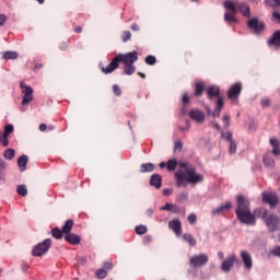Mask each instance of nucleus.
<instances>
[{
    "label": "nucleus",
    "instance_id": "obj_34",
    "mask_svg": "<svg viewBox=\"0 0 280 280\" xmlns=\"http://www.w3.org/2000/svg\"><path fill=\"white\" fill-rule=\"evenodd\" d=\"M265 5L269 8H280V0H265Z\"/></svg>",
    "mask_w": 280,
    "mask_h": 280
},
{
    "label": "nucleus",
    "instance_id": "obj_12",
    "mask_svg": "<svg viewBox=\"0 0 280 280\" xmlns=\"http://www.w3.org/2000/svg\"><path fill=\"white\" fill-rule=\"evenodd\" d=\"M222 108H224V98L223 97H220L218 101H217V106L213 110V113L211 112V107L209 106H206V110L208 113V115H212V117H220V113H222Z\"/></svg>",
    "mask_w": 280,
    "mask_h": 280
},
{
    "label": "nucleus",
    "instance_id": "obj_18",
    "mask_svg": "<svg viewBox=\"0 0 280 280\" xmlns=\"http://www.w3.org/2000/svg\"><path fill=\"white\" fill-rule=\"evenodd\" d=\"M163 185V177L159 174L151 175L150 178V186L155 187V189H161V186Z\"/></svg>",
    "mask_w": 280,
    "mask_h": 280
},
{
    "label": "nucleus",
    "instance_id": "obj_46",
    "mask_svg": "<svg viewBox=\"0 0 280 280\" xmlns=\"http://www.w3.org/2000/svg\"><path fill=\"white\" fill-rule=\"evenodd\" d=\"M260 104H261L262 108H268V106H270V98L262 97L260 101Z\"/></svg>",
    "mask_w": 280,
    "mask_h": 280
},
{
    "label": "nucleus",
    "instance_id": "obj_13",
    "mask_svg": "<svg viewBox=\"0 0 280 280\" xmlns=\"http://www.w3.org/2000/svg\"><path fill=\"white\" fill-rule=\"evenodd\" d=\"M241 259L244 264L245 270H253V256L248 250L241 252Z\"/></svg>",
    "mask_w": 280,
    "mask_h": 280
},
{
    "label": "nucleus",
    "instance_id": "obj_14",
    "mask_svg": "<svg viewBox=\"0 0 280 280\" xmlns=\"http://www.w3.org/2000/svg\"><path fill=\"white\" fill-rule=\"evenodd\" d=\"M116 69H119V58L116 56L107 67H102V73L108 74L113 73Z\"/></svg>",
    "mask_w": 280,
    "mask_h": 280
},
{
    "label": "nucleus",
    "instance_id": "obj_32",
    "mask_svg": "<svg viewBox=\"0 0 280 280\" xmlns=\"http://www.w3.org/2000/svg\"><path fill=\"white\" fill-rule=\"evenodd\" d=\"M166 170L168 172H174L176 170V159L168 160L166 163Z\"/></svg>",
    "mask_w": 280,
    "mask_h": 280
},
{
    "label": "nucleus",
    "instance_id": "obj_27",
    "mask_svg": "<svg viewBox=\"0 0 280 280\" xmlns=\"http://www.w3.org/2000/svg\"><path fill=\"white\" fill-rule=\"evenodd\" d=\"M264 165L265 167L272 168L275 167V160L270 158V155L266 154L264 155Z\"/></svg>",
    "mask_w": 280,
    "mask_h": 280
},
{
    "label": "nucleus",
    "instance_id": "obj_5",
    "mask_svg": "<svg viewBox=\"0 0 280 280\" xmlns=\"http://www.w3.org/2000/svg\"><path fill=\"white\" fill-rule=\"evenodd\" d=\"M51 248V238H46L42 243L35 245L32 249L33 257H43V255H47L49 249Z\"/></svg>",
    "mask_w": 280,
    "mask_h": 280
},
{
    "label": "nucleus",
    "instance_id": "obj_8",
    "mask_svg": "<svg viewBox=\"0 0 280 280\" xmlns=\"http://www.w3.org/2000/svg\"><path fill=\"white\" fill-rule=\"evenodd\" d=\"M209 261V256L207 254L195 255L190 258L189 264L192 268H202V266H207Z\"/></svg>",
    "mask_w": 280,
    "mask_h": 280
},
{
    "label": "nucleus",
    "instance_id": "obj_55",
    "mask_svg": "<svg viewBox=\"0 0 280 280\" xmlns=\"http://www.w3.org/2000/svg\"><path fill=\"white\" fill-rule=\"evenodd\" d=\"M272 255L276 257H280V246H277L272 249Z\"/></svg>",
    "mask_w": 280,
    "mask_h": 280
},
{
    "label": "nucleus",
    "instance_id": "obj_37",
    "mask_svg": "<svg viewBox=\"0 0 280 280\" xmlns=\"http://www.w3.org/2000/svg\"><path fill=\"white\" fill-rule=\"evenodd\" d=\"M0 143H2L3 148H8L10 145V141H8V136L5 133H0Z\"/></svg>",
    "mask_w": 280,
    "mask_h": 280
},
{
    "label": "nucleus",
    "instance_id": "obj_64",
    "mask_svg": "<svg viewBox=\"0 0 280 280\" xmlns=\"http://www.w3.org/2000/svg\"><path fill=\"white\" fill-rule=\"evenodd\" d=\"M179 200L183 201V200H187V194L184 192L179 196Z\"/></svg>",
    "mask_w": 280,
    "mask_h": 280
},
{
    "label": "nucleus",
    "instance_id": "obj_38",
    "mask_svg": "<svg viewBox=\"0 0 280 280\" xmlns=\"http://www.w3.org/2000/svg\"><path fill=\"white\" fill-rule=\"evenodd\" d=\"M12 132H14V126H12V125L4 126V130H3L2 135L10 137V135H12Z\"/></svg>",
    "mask_w": 280,
    "mask_h": 280
},
{
    "label": "nucleus",
    "instance_id": "obj_20",
    "mask_svg": "<svg viewBox=\"0 0 280 280\" xmlns=\"http://www.w3.org/2000/svg\"><path fill=\"white\" fill-rule=\"evenodd\" d=\"M267 43L269 47H280V31H276Z\"/></svg>",
    "mask_w": 280,
    "mask_h": 280
},
{
    "label": "nucleus",
    "instance_id": "obj_9",
    "mask_svg": "<svg viewBox=\"0 0 280 280\" xmlns=\"http://www.w3.org/2000/svg\"><path fill=\"white\" fill-rule=\"evenodd\" d=\"M247 27H249V30H253L255 34H261V32H264V30L266 28V23L259 22V19L257 18H252L247 22Z\"/></svg>",
    "mask_w": 280,
    "mask_h": 280
},
{
    "label": "nucleus",
    "instance_id": "obj_26",
    "mask_svg": "<svg viewBox=\"0 0 280 280\" xmlns=\"http://www.w3.org/2000/svg\"><path fill=\"white\" fill-rule=\"evenodd\" d=\"M19 58V52L16 51H5L3 52L4 60H16Z\"/></svg>",
    "mask_w": 280,
    "mask_h": 280
},
{
    "label": "nucleus",
    "instance_id": "obj_2",
    "mask_svg": "<svg viewBox=\"0 0 280 280\" xmlns=\"http://www.w3.org/2000/svg\"><path fill=\"white\" fill-rule=\"evenodd\" d=\"M179 166L184 172L176 173L177 187H187V185L196 186L205 180V176L196 172V167L191 166L189 162H182Z\"/></svg>",
    "mask_w": 280,
    "mask_h": 280
},
{
    "label": "nucleus",
    "instance_id": "obj_53",
    "mask_svg": "<svg viewBox=\"0 0 280 280\" xmlns=\"http://www.w3.org/2000/svg\"><path fill=\"white\" fill-rule=\"evenodd\" d=\"M189 95L187 94V93H185L184 95H183V97H182V102H183V104L184 105H187V104H189Z\"/></svg>",
    "mask_w": 280,
    "mask_h": 280
},
{
    "label": "nucleus",
    "instance_id": "obj_39",
    "mask_svg": "<svg viewBox=\"0 0 280 280\" xmlns=\"http://www.w3.org/2000/svg\"><path fill=\"white\" fill-rule=\"evenodd\" d=\"M221 137L225 139V141H229L230 143L231 141H233V133L231 131H226V132L222 131Z\"/></svg>",
    "mask_w": 280,
    "mask_h": 280
},
{
    "label": "nucleus",
    "instance_id": "obj_16",
    "mask_svg": "<svg viewBox=\"0 0 280 280\" xmlns=\"http://www.w3.org/2000/svg\"><path fill=\"white\" fill-rule=\"evenodd\" d=\"M189 117L197 124H202L205 121V114L200 109H191L189 112Z\"/></svg>",
    "mask_w": 280,
    "mask_h": 280
},
{
    "label": "nucleus",
    "instance_id": "obj_51",
    "mask_svg": "<svg viewBox=\"0 0 280 280\" xmlns=\"http://www.w3.org/2000/svg\"><path fill=\"white\" fill-rule=\"evenodd\" d=\"M5 21H8V16H5V14H0V27L5 25Z\"/></svg>",
    "mask_w": 280,
    "mask_h": 280
},
{
    "label": "nucleus",
    "instance_id": "obj_63",
    "mask_svg": "<svg viewBox=\"0 0 280 280\" xmlns=\"http://www.w3.org/2000/svg\"><path fill=\"white\" fill-rule=\"evenodd\" d=\"M59 48L61 49V51H65L67 49V44L66 43H61L59 45Z\"/></svg>",
    "mask_w": 280,
    "mask_h": 280
},
{
    "label": "nucleus",
    "instance_id": "obj_49",
    "mask_svg": "<svg viewBox=\"0 0 280 280\" xmlns=\"http://www.w3.org/2000/svg\"><path fill=\"white\" fill-rule=\"evenodd\" d=\"M198 217L195 213H191L188 215V222L189 224H194L195 222H197Z\"/></svg>",
    "mask_w": 280,
    "mask_h": 280
},
{
    "label": "nucleus",
    "instance_id": "obj_40",
    "mask_svg": "<svg viewBox=\"0 0 280 280\" xmlns=\"http://www.w3.org/2000/svg\"><path fill=\"white\" fill-rule=\"evenodd\" d=\"M144 61L147 65H150V66L156 65V57L149 55L145 57Z\"/></svg>",
    "mask_w": 280,
    "mask_h": 280
},
{
    "label": "nucleus",
    "instance_id": "obj_47",
    "mask_svg": "<svg viewBox=\"0 0 280 280\" xmlns=\"http://www.w3.org/2000/svg\"><path fill=\"white\" fill-rule=\"evenodd\" d=\"M168 229H171L173 233H176V219L168 222Z\"/></svg>",
    "mask_w": 280,
    "mask_h": 280
},
{
    "label": "nucleus",
    "instance_id": "obj_15",
    "mask_svg": "<svg viewBox=\"0 0 280 280\" xmlns=\"http://www.w3.org/2000/svg\"><path fill=\"white\" fill-rule=\"evenodd\" d=\"M229 209H233V203L231 201H226L225 205H221L215 209H212V215L215 218V215H222L224 211H229Z\"/></svg>",
    "mask_w": 280,
    "mask_h": 280
},
{
    "label": "nucleus",
    "instance_id": "obj_21",
    "mask_svg": "<svg viewBox=\"0 0 280 280\" xmlns=\"http://www.w3.org/2000/svg\"><path fill=\"white\" fill-rule=\"evenodd\" d=\"M270 145L272 148L271 154H273V156H279V154H280V142H279V139L271 138L270 139Z\"/></svg>",
    "mask_w": 280,
    "mask_h": 280
},
{
    "label": "nucleus",
    "instance_id": "obj_29",
    "mask_svg": "<svg viewBox=\"0 0 280 280\" xmlns=\"http://www.w3.org/2000/svg\"><path fill=\"white\" fill-rule=\"evenodd\" d=\"M62 230L58 229V228H55L51 230V235L55 240H62Z\"/></svg>",
    "mask_w": 280,
    "mask_h": 280
},
{
    "label": "nucleus",
    "instance_id": "obj_11",
    "mask_svg": "<svg viewBox=\"0 0 280 280\" xmlns=\"http://www.w3.org/2000/svg\"><path fill=\"white\" fill-rule=\"evenodd\" d=\"M235 261H237V256L235 254L230 255L222 264L221 270L223 272H231V268L235 266Z\"/></svg>",
    "mask_w": 280,
    "mask_h": 280
},
{
    "label": "nucleus",
    "instance_id": "obj_23",
    "mask_svg": "<svg viewBox=\"0 0 280 280\" xmlns=\"http://www.w3.org/2000/svg\"><path fill=\"white\" fill-rule=\"evenodd\" d=\"M27 161H30L27 155H21L18 159V166L21 168V172H25V167H27Z\"/></svg>",
    "mask_w": 280,
    "mask_h": 280
},
{
    "label": "nucleus",
    "instance_id": "obj_7",
    "mask_svg": "<svg viewBox=\"0 0 280 280\" xmlns=\"http://www.w3.org/2000/svg\"><path fill=\"white\" fill-rule=\"evenodd\" d=\"M265 224L271 233H275V231H279L280 228V217L271 213L265 219Z\"/></svg>",
    "mask_w": 280,
    "mask_h": 280
},
{
    "label": "nucleus",
    "instance_id": "obj_58",
    "mask_svg": "<svg viewBox=\"0 0 280 280\" xmlns=\"http://www.w3.org/2000/svg\"><path fill=\"white\" fill-rule=\"evenodd\" d=\"M130 30H132V32H139L140 27L137 23H133L130 27Z\"/></svg>",
    "mask_w": 280,
    "mask_h": 280
},
{
    "label": "nucleus",
    "instance_id": "obj_30",
    "mask_svg": "<svg viewBox=\"0 0 280 280\" xmlns=\"http://www.w3.org/2000/svg\"><path fill=\"white\" fill-rule=\"evenodd\" d=\"M95 276L97 279H106V277L108 276V271H106V269L104 268H101L96 270Z\"/></svg>",
    "mask_w": 280,
    "mask_h": 280
},
{
    "label": "nucleus",
    "instance_id": "obj_22",
    "mask_svg": "<svg viewBox=\"0 0 280 280\" xmlns=\"http://www.w3.org/2000/svg\"><path fill=\"white\" fill-rule=\"evenodd\" d=\"M205 92V82L198 81L195 85V97H200Z\"/></svg>",
    "mask_w": 280,
    "mask_h": 280
},
{
    "label": "nucleus",
    "instance_id": "obj_10",
    "mask_svg": "<svg viewBox=\"0 0 280 280\" xmlns=\"http://www.w3.org/2000/svg\"><path fill=\"white\" fill-rule=\"evenodd\" d=\"M262 202H266V205L270 206L271 208H275L277 207V205H279V197H277V194L264 192Z\"/></svg>",
    "mask_w": 280,
    "mask_h": 280
},
{
    "label": "nucleus",
    "instance_id": "obj_56",
    "mask_svg": "<svg viewBox=\"0 0 280 280\" xmlns=\"http://www.w3.org/2000/svg\"><path fill=\"white\" fill-rule=\"evenodd\" d=\"M176 150L178 152H180L183 150V141L182 140L176 141Z\"/></svg>",
    "mask_w": 280,
    "mask_h": 280
},
{
    "label": "nucleus",
    "instance_id": "obj_57",
    "mask_svg": "<svg viewBox=\"0 0 280 280\" xmlns=\"http://www.w3.org/2000/svg\"><path fill=\"white\" fill-rule=\"evenodd\" d=\"M3 170H5V162L0 158V175L2 174Z\"/></svg>",
    "mask_w": 280,
    "mask_h": 280
},
{
    "label": "nucleus",
    "instance_id": "obj_59",
    "mask_svg": "<svg viewBox=\"0 0 280 280\" xmlns=\"http://www.w3.org/2000/svg\"><path fill=\"white\" fill-rule=\"evenodd\" d=\"M73 32H75V34H82V26H74Z\"/></svg>",
    "mask_w": 280,
    "mask_h": 280
},
{
    "label": "nucleus",
    "instance_id": "obj_17",
    "mask_svg": "<svg viewBox=\"0 0 280 280\" xmlns=\"http://www.w3.org/2000/svg\"><path fill=\"white\" fill-rule=\"evenodd\" d=\"M207 97L208 100H212L213 97H217L220 100V86L217 85H211L210 88L207 89Z\"/></svg>",
    "mask_w": 280,
    "mask_h": 280
},
{
    "label": "nucleus",
    "instance_id": "obj_45",
    "mask_svg": "<svg viewBox=\"0 0 280 280\" xmlns=\"http://www.w3.org/2000/svg\"><path fill=\"white\" fill-rule=\"evenodd\" d=\"M223 126H224V128H229L231 126V116L230 115H225L223 117Z\"/></svg>",
    "mask_w": 280,
    "mask_h": 280
},
{
    "label": "nucleus",
    "instance_id": "obj_41",
    "mask_svg": "<svg viewBox=\"0 0 280 280\" xmlns=\"http://www.w3.org/2000/svg\"><path fill=\"white\" fill-rule=\"evenodd\" d=\"M160 211H174V213H176V210L174 209V205L172 203H165L164 207L160 208Z\"/></svg>",
    "mask_w": 280,
    "mask_h": 280
},
{
    "label": "nucleus",
    "instance_id": "obj_60",
    "mask_svg": "<svg viewBox=\"0 0 280 280\" xmlns=\"http://www.w3.org/2000/svg\"><path fill=\"white\" fill-rule=\"evenodd\" d=\"M39 130H40V132H45V130H47V124H40Z\"/></svg>",
    "mask_w": 280,
    "mask_h": 280
},
{
    "label": "nucleus",
    "instance_id": "obj_1",
    "mask_svg": "<svg viewBox=\"0 0 280 280\" xmlns=\"http://www.w3.org/2000/svg\"><path fill=\"white\" fill-rule=\"evenodd\" d=\"M236 218L241 224L246 226H255L257 224V218H260L266 222L268 218V209L260 207L256 208L254 212L250 210V199L244 195L236 196Z\"/></svg>",
    "mask_w": 280,
    "mask_h": 280
},
{
    "label": "nucleus",
    "instance_id": "obj_25",
    "mask_svg": "<svg viewBox=\"0 0 280 280\" xmlns=\"http://www.w3.org/2000/svg\"><path fill=\"white\" fill-rule=\"evenodd\" d=\"M148 172H154V164L145 163L140 166V174H145Z\"/></svg>",
    "mask_w": 280,
    "mask_h": 280
},
{
    "label": "nucleus",
    "instance_id": "obj_35",
    "mask_svg": "<svg viewBox=\"0 0 280 280\" xmlns=\"http://www.w3.org/2000/svg\"><path fill=\"white\" fill-rule=\"evenodd\" d=\"M16 192L19 194V196H27V187H25V185H19L16 187Z\"/></svg>",
    "mask_w": 280,
    "mask_h": 280
},
{
    "label": "nucleus",
    "instance_id": "obj_33",
    "mask_svg": "<svg viewBox=\"0 0 280 280\" xmlns=\"http://www.w3.org/2000/svg\"><path fill=\"white\" fill-rule=\"evenodd\" d=\"M14 154H15L14 149H7L4 151L3 156H4V159H7V161H12L14 159Z\"/></svg>",
    "mask_w": 280,
    "mask_h": 280
},
{
    "label": "nucleus",
    "instance_id": "obj_3",
    "mask_svg": "<svg viewBox=\"0 0 280 280\" xmlns=\"http://www.w3.org/2000/svg\"><path fill=\"white\" fill-rule=\"evenodd\" d=\"M223 8L228 10L224 13V21L228 23V25H233V23H237V18L235 14L237 12L242 13L243 16L246 19H250V7L246 4V2H233L231 0H226L223 3Z\"/></svg>",
    "mask_w": 280,
    "mask_h": 280
},
{
    "label": "nucleus",
    "instance_id": "obj_42",
    "mask_svg": "<svg viewBox=\"0 0 280 280\" xmlns=\"http://www.w3.org/2000/svg\"><path fill=\"white\" fill-rule=\"evenodd\" d=\"M237 152V142L235 140H232L230 142V154H235Z\"/></svg>",
    "mask_w": 280,
    "mask_h": 280
},
{
    "label": "nucleus",
    "instance_id": "obj_52",
    "mask_svg": "<svg viewBox=\"0 0 280 280\" xmlns=\"http://www.w3.org/2000/svg\"><path fill=\"white\" fill-rule=\"evenodd\" d=\"M103 268H105V270H113V262L112 261L104 262Z\"/></svg>",
    "mask_w": 280,
    "mask_h": 280
},
{
    "label": "nucleus",
    "instance_id": "obj_4",
    "mask_svg": "<svg viewBox=\"0 0 280 280\" xmlns=\"http://www.w3.org/2000/svg\"><path fill=\"white\" fill-rule=\"evenodd\" d=\"M116 57L118 58V62H122L124 65L125 75H132V73L137 71V67H135V62L139 60V54L137 50L127 52L125 55H116Z\"/></svg>",
    "mask_w": 280,
    "mask_h": 280
},
{
    "label": "nucleus",
    "instance_id": "obj_44",
    "mask_svg": "<svg viewBox=\"0 0 280 280\" xmlns=\"http://www.w3.org/2000/svg\"><path fill=\"white\" fill-rule=\"evenodd\" d=\"M21 89H24V95H32V93H34V90L31 86L23 85V83H21Z\"/></svg>",
    "mask_w": 280,
    "mask_h": 280
},
{
    "label": "nucleus",
    "instance_id": "obj_31",
    "mask_svg": "<svg viewBox=\"0 0 280 280\" xmlns=\"http://www.w3.org/2000/svg\"><path fill=\"white\" fill-rule=\"evenodd\" d=\"M135 232L137 235H145V233H148V228L145 225H137Z\"/></svg>",
    "mask_w": 280,
    "mask_h": 280
},
{
    "label": "nucleus",
    "instance_id": "obj_43",
    "mask_svg": "<svg viewBox=\"0 0 280 280\" xmlns=\"http://www.w3.org/2000/svg\"><path fill=\"white\" fill-rule=\"evenodd\" d=\"M32 100H34L33 95L24 94L23 100H22L23 106L30 104V102H32Z\"/></svg>",
    "mask_w": 280,
    "mask_h": 280
},
{
    "label": "nucleus",
    "instance_id": "obj_24",
    "mask_svg": "<svg viewBox=\"0 0 280 280\" xmlns=\"http://www.w3.org/2000/svg\"><path fill=\"white\" fill-rule=\"evenodd\" d=\"M71 229H73V220L69 219L66 221V223L61 228V231H62V233L68 235L69 233H71Z\"/></svg>",
    "mask_w": 280,
    "mask_h": 280
},
{
    "label": "nucleus",
    "instance_id": "obj_48",
    "mask_svg": "<svg viewBox=\"0 0 280 280\" xmlns=\"http://www.w3.org/2000/svg\"><path fill=\"white\" fill-rule=\"evenodd\" d=\"M113 93H115L117 95V97H119L121 95V88H119V85H117V84H114Z\"/></svg>",
    "mask_w": 280,
    "mask_h": 280
},
{
    "label": "nucleus",
    "instance_id": "obj_6",
    "mask_svg": "<svg viewBox=\"0 0 280 280\" xmlns=\"http://www.w3.org/2000/svg\"><path fill=\"white\" fill-rule=\"evenodd\" d=\"M242 94V83H234L228 91V97L232 104H240V95Z\"/></svg>",
    "mask_w": 280,
    "mask_h": 280
},
{
    "label": "nucleus",
    "instance_id": "obj_19",
    "mask_svg": "<svg viewBox=\"0 0 280 280\" xmlns=\"http://www.w3.org/2000/svg\"><path fill=\"white\" fill-rule=\"evenodd\" d=\"M65 240L68 242V244H72V246H78L80 242H82V237L78 234L69 233L65 236Z\"/></svg>",
    "mask_w": 280,
    "mask_h": 280
},
{
    "label": "nucleus",
    "instance_id": "obj_54",
    "mask_svg": "<svg viewBox=\"0 0 280 280\" xmlns=\"http://www.w3.org/2000/svg\"><path fill=\"white\" fill-rule=\"evenodd\" d=\"M272 19H276V21H278V23H280V12L279 11H273Z\"/></svg>",
    "mask_w": 280,
    "mask_h": 280
},
{
    "label": "nucleus",
    "instance_id": "obj_62",
    "mask_svg": "<svg viewBox=\"0 0 280 280\" xmlns=\"http://www.w3.org/2000/svg\"><path fill=\"white\" fill-rule=\"evenodd\" d=\"M170 194H172V190H170V188L163 189V196H170Z\"/></svg>",
    "mask_w": 280,
    "mask_h": 280
},
{
    "label": "nucleus",
    "instance_id": "obj_50",
    "mask_svg": "<svg viewBox=\"0 0 280 280\" xmlns=\"http://www.w3.org/2000/svg\"><path fill=\"white\" fill-rule=\"evenodd\" d=\"M183 233V229L180 228V221L176 220V235H180Z\"/></svg>",
    "mask_w": 280,
    "mask_h": 280
},
{
    "label": "nucleus",
    "instance_id": "obj_61",
    "mask_svg": "<svg viewBox=\"0 0 280 280\" xmlns=\"http://www.w3.org/2000/svg\"><path fill=\"white\" fill-rule=\"evenodd\" d=\"M152 213H154V211H153L152 209H148V210L145 211L147 218H152Z\"/></svg>",
    "mask_w": 280,
    "mask_h": 280
},
{
    "label": "nucleus",
    "instance_id": "obj_36",
    "mask_svg": "<svg viewBox=\"0 0 280 280\" xmlns=\"http://www.w3.org/2000/svg\"><path fill=\"white\" fill-rule=\"evenodd\" d=\"M121 40L122 43H128V40H130V38H132V33H130V31H124L121 33Z\"/></svg>",
    "mask_w": 280,
    "mask_h": 280
},
{
    "label": "nucleus",
    "instance_id": "obj_28",
    "mask_svg": "<svg viewBox=\"0 0 280 280\" xmlns=\"http://www.w3.org/2000/svg\"><path fill=\"white\" fill-rule=\"evenodd\" d=\"M183 240H184V242H187V244H189V246H196V238H194V235L184 234Z\"/></svg>",
    "mask_w": 280,
    "mask_h": 280
}]
</instances>
